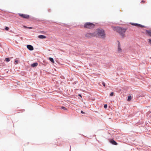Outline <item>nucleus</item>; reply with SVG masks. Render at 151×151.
<instances>
[{
    "mask_svg": "<svg viewBox=\"0 0 151 151\" xmlns=\"http://www.w3.org/2000/svg\"><path fill=\"white\" fill-rule=\"evenodd\" d=\"M95 36L104 38L105 37V33L104 30L101 29H98L94 32Z\"/></svg>",
    "mask_w": 151,
    "mask_h": 151,
    "instance_id": "f257e3e1",
    "label": "nucleus"
},
{
    "mask_svg": "<svg viewBox=\"0 0 151 151\" xmlns=\"http://www.w3.org/2000/svg\"><path fill=\"white\" fill-rule=\"evenodd\" d=\"M113 29L114 30L118 32L123 38L125 37V33L127 30L126 29L123 28L119 27H114Z\"/></svg>",
    "mask_w": 151,
    "mask_h": 151,
    "instance_id": "f03ea898",
    "label": "nucleus"
},
{
    "mask_svg": "<svg viewBox=\"0 0 151 151\" xmlns=\"http://www.w3.org/2000/svg\"><path fill=\"white\" fill-rule=\"evenodd\" d=\"M95 25L93 23L86 22L84 25V27L86 28L91 29L94 27Z\"/></svg>",
    "mask_w": 151,
    "mask_h": 151,
    "instance_id": "7ed1b4c3",
    "label": "nucleus"
},
{
    "mask_svg": "<svg viewBox=\"0 0 151 151\" xmlns=\"http://www.w3.org/2000/svg\"><path fill=\"white\" fill-rule=\"evenodd\" d=\"M95 36V32L93 33H88L85 35V37L88 38L94 37Z\"/></svg>",
    "mask_w": 151,
    "mask_h": 151,
    "instance_id": "20e7f679",
    "label": "nucleus"
},
{
    "mask_svg": "<svg viewBox=\"0 0 151 151\" xmlns=\"http://www.w3.org/2000/svg\"><path fill=\"white\" fill-rule=\"evenodd\" d=\"M19 15L20 16L24 18L28 19L29 18V15L27 14L19 13Z\"/></svg>",
    "mask_w": 151,
    "mask_h": 151,
    "instance_id": "39448f33",
    "label": "nucleus"
},
{
    "mask_svg": "<svg viewBox=\"0 0 151 151\" xmlns=\"http://www.w3.org/2000/svg\"><path fill=\"white\" fill-rule=\"evenodd\" d=\"M118 42V52L120 53L122 51V49L121 48V45L119 42V41H117Z\"/></svg>",
    "mask_w": 151,
    "mask_h": 151,
    "instance_id": "423d86ee",
    "label": "nucleus"
},
{
    "mask_svg": "<svg viewBox=\"0 0 151 151\" xmlns=\"http://www.w3.org/2000/svg\"><path fill=\"white\" fill-rule=\"evenodd\" d=\"M132 24L133 25H134V26H136L137 27H141L142 28L144 27V26L142 25H141L139 24L133 23Z\"/></svg>",
    "mask_w": 151,
    "mask_h": 151,
    "instance_id": "0eeeda50",
    "label": "nucleus"
},
{
    "mask_svg": "<svg viewBox=\"0 0 151 151\" xmlns=\"http://www.w3.org/2000/svg\"><path fill=\"white\" fill-rule=\"evenodd\" d=\"M146 33L147 35L151 37V29L146 30Z\"/></svg>",
    "mask_w": 151,
    "mask_h": 151,
    "instance_id": "6e6552de",
    "label": "nucleus"
},
{
    "mask_svg": "<svg viewBox=\"0 0 151 151\" xmlns=\"http://www.w3.org/2000/svg\"><path fill=\"white\" fill-rule=\"evenodd\" d=\"M27 48L30 50H33L34 49L33 47L30 45H27Z\"/></svg>",
    "mask_w": 151,
    "mask_h": 151,
    "instance_id": "1a4fd4ad",
    "label": "nucleus"
},
{
    "mask_svg": "<svg viewBox=\"0 0 151 151\" xmlns=\"http://www.w3.org/2000/svg\"><path fill=\"white\" fill-rule=\"evenodd\" d=\"M38 37L40 39H45L46 38V37L43 35H40L38 36Z\"/></svg>",
    "mask_w": 151,
    "mask_h": 151,
    "instance_id": "9d476101",
    "label": "nucleus"
},
{
    "mask_svg": "<svg viewBox=\"0 0 151 151\" xmlns=\"http://www.w3.org/2000/svg\"><path fill=\"white\" fill-rule=\"evenodd\" d=\"M111 142L114 145H117V143L115 141H114V140L111 141Z\"/></svg>",
    "mask_w": 151,
    "mask_h": 151,
    "instance_id": "9b49d317",
    "label": "nucleus"
},
{
    "mask_svg": "<svg viewBox=\"0 0 151 151\" xmlns=\"http://www.w3.org/2000/svg\"><path fill=\"white\" fill-rule=\"evenodd\" d=\"M37 65L38 63H33L31 65L32 67H34L37 66Z\"/></svg>",
    "mask_w": 151,
    "mask_h": 151,
    "instance_id": "f8f14e48",
    "label": "nucleus"
},
{
    "mask_svg": "<svg viewBox=\"0 0 151 151\" xmlns=\"http://www.w3.org/2000/svg\"><path fill=\"white\" fill-rule=\"evenodd\" d=\"M49 59L51 62L53 63H54V61L53 58H49Z\"/></svg>",
    "mask_w": 151,
    "mask_h": 151,
    "instance_id": "ddd939ff",
    "label": "nucleus"
},
{
    "mask_svg": "<svg viewBox=\"0 0 151 151\" xmlns=\"http://www.w3.org/2000/svg\"><path fill=\"white\" fill-rule=\"evenodd\" d=\"M131 99H132L131 96H129L128 97L127 100L128 101H129L131 100Z\"/></svg>",
    "mask_w": 151,
    "mask_h": 151,
    "instance_id": "4468645a",
    "label": "nucleus"
},
{
    "mask_svg": "<svg viewBox=\"0 0 151 151\" xmlns=\"http://www.w3.org/2000/svg\"><path fill=\"white\" fill-rule=\"evenodd\" d=\"M5 60L7 62H8L10 61V60L9 58H5Z\"/></svg>",
    "mask_w": 151,
    "mask_h": 151,
    "instance_id": "2eb2a0df",
    "label": "nucleus"
},
{
    "mask_svg": "<svg viewBox=\"0 0 151 151\" xmlns=\"http://www.w3.org/2000/svg\"><path fill=\"white\" fill-rule=\"evenodd\" d=\"M61 109H63V110H67V109L65 107H63V106H62L61 107Z\"/></svg>",
    "mask_w": 151,
    "mask_h": 151,
    "instance_id": "dca6fc26",
    "label": "nucleus"
},
{
    "mask_svg": "<svg viewBox=\"0 0 151 151\" xmlns=\"http://www.w3.org/2000/svg\"><path fill=\"white\" fill-rule=\"evenodd\" d=\"M18 61L17 60H15L14 61V64H17L18 63Z\"/></svg>",
    "mask_w": 151,
    "mask_h": 151,
    "instance_id": "f3484780",
    "label": "nucleus"
},
{
    "mask_svg": "<svg viewBox=\"0 0 151 151\" xmlns=\"http://www.w3.org/2000/svg\"><path fill=\"white\" fill-rule=\"evenodd\" d=\"M114 93L113 92H112L110 94V96H113L114 95Z\"/></svg>",
    "mask_w": 151,
    "mask_h": 151,
    "instance_id": "a211bd4d",
    "label": "nucleus"
},
{
    "mask_svg": "<svg viewBox=\"0 0 151 151\" xmlns=\"http://www.w3.org/2000/svg\"><path fill=\"white\" fill-rule=\"evenodd\" d=\"M5 29L6 30H8L9 29V28L8 27H6L5 28Z\"/></svg>",
    "mask_w": 151,
    "mask_h": 151,
    "instance_id": "6ab92c4d",
    "label": "nucleus"
},
{
    "mask_svg": "<svg viewBox=\"0 0 151 151\" xmlns=\"http://www.w3.org/2000/svg\"><path fill=\"white\" fill-rule=\"evenodd\" d=\"M102 85H103L104 86V87H105V83L104 82H103L102 83Z\"/></svg>",
    "mask_w": 151,
    "mask_h": 151,
    "instance_id": "aec40b11",
    "label": "nucleus"
},
{
    "mask_svg": "<svg viewBox=\"0 0 151 151\" xmlns=\"http://www.w3.org/2000/svg\"><path fill=\"white\" fill-rule=\"evenodd\" d=\"M104 107L105 108H106L107 107V105L105 104L104 105Z\"/></svg>",
    "mask_w": 151,
    "mask_h": 151,
    "instance_id": "412c9836",
    "label": "nucleus"
},
{
    "mask_svg": "<svg viewBox=\"0 0 151 151\" xmlns=\"http://www.w3.org/2000/svg\"><path fill=\"white\" fill-rule=\"evenodd\" d=\"M149 42L151 44V39H149L148 40Z\"/></svg>",
    "mask_w": 151,
    "mask_h": 151,
    "instance_id": "4be33fe9",
    "label": "nucleus"
},
{
    "mask_svg": "<svg viewBox=\"0 0 151 151\" xmlns=\"http://www.w3.org/2000/svg\"><path fill=\"white\" fill-rule=\"evenodd\" d=\"M27 28L28 29H32V27H27Z\"/></svg>",
    "mask_w": 151,
    "mask_h": 151,
    "instance_id": "5701e85b",
    "label": "nucleus"
},
{
    "mask_svg": "<svg viewBox=\"0 0 151 151\" xmlns=\"http://www.w3.org/2000/svg\"><path fill=\"white\" fill-rule=\"evenodd\" d=\"M81 113H82V114L84 113L83 111H81Z\"/></svg>",
    "mask_w": 151,
    "mask_h": 151,
    "instance_id": "b1692460",
    "label": "nucleus"
},
{
    "mask_svg": "<svg viewBox=\"0 0 151 151\" xmlns=\"http://www.w3.org/2000/svg\"><path fill=\"white\" fill-rule=\"evenodd\" d=\"M142 2H143V3H144L145 2L144 1H142Z\"/></svg>",
    "mask_w": 151,
    "mask_h": 151,
    "instance_id": "393cba45",
    "label": "nucleus"
},
{
    "mask_svg": "<svg viewBox=\"0 0 151 151\" xmlns=\"http://www.w3.org/2000/svg\"><path fill=\"white\" fill-rule=\"evenodd\" d=\"M150 58H151V57Z\"/></svg>",
    "mask_w": 151,
    "mask_h": 151,
    "instance_id": "a878e982",
    "label": "nucleus"
}]
</instances>
